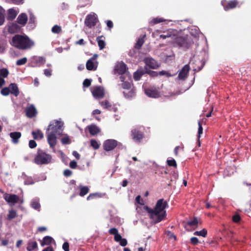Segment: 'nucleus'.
I'll list each match as a JSON object with an SVG mask.
<instances>
[{
  "label": "nucleus",
  "mask_w": 251,
  "mask_h": 251,
  "mask_svg": "<svg viewBox=\"0 0 251 251\" xmlns=\"http://www.w3.org/2000/svg\"><path fill=\"white\" fill-rule=\"evenodd\" d=\"M145 94L149 97L157 98L160 96L159 89L154 87H151L145 89Z\"/></svg>",
  "instance_id": "nucleus-7"
},
{
  "label": "nucleus",
  "mask_w": 251,
  "mask_h": 251,
  "mask_svg": "<svg viewBox=\"0 0 251 251\" xmlns=\"http://www.w3.org/2000/svg\"><path fill=\"white\" fill-rule=\"evenodd\" d=\"M147 72V68L145 67L144 69L137 70L133 74V78L136 80H139L141 77L146 74Z\"/></svg>",
  "instance_id": "nucleus-19"
},
{
  "label": "nucleus",
  "mask_w": 251,
  "mask_h": 251,
  "mask_svg": "<svg viewBox=\"0 0 251 251\" xmlns=\"http://www.w3.org/2000/svg\"><path fill=\"white\" fill-rule=\"evenodd\" d=\"M9 88H10V93L14 96L17 97L19 95V89L16 83H11L9 86Z\"/></svg>",
  "instance_id": "nucleus-20"
},
{
  "label": "nucleus",
  "mask_w": 251,
  "mask_h": 251,
  "mask_svg": "<svg viewBox=\"0 0 251 251\" xmlns=\"http://www.w3.org/2000/svg\"><path fill=\"white\" fill-rule=\"evenodd\" d=\"M167 164L170 167H174L175 168L177 167L176 162L174 159H168L167 160Z\"/></svg>",
  "instance_id": "nucleus-47"
},
{
  "label": "nucleus",
  "mask_w": 251,
  "mask_h": 251,
  "mask_svg": "<svg viewBox=\"0 0 251 251\" xmlns=\"http://www.w3.org/2000/svg\"><path fill=\"white\" fill-rule=\"evenodd\" d=\"M198 125H199V128H198V138L199 139L200 138L201 134L203 132V128L202 126V124L201 123V122H198ZM199 146H200V140H199Z\"/></svg>",
  "instance_id": "nucleus-48"
},
{
  "label": "nucleus",
  "mask_w": 251,
  "mask_h": 251,
  "mask_svg": "<svg viewBox=\"0 0 251 251\" xmlns=\"http://www.w3.org/2000/svg\"><path fill=\"white\" fill-rule=\"evenodd\" d=\"M52 241H54V240L51 237L46 236L43 238V240L41 244L42 246H44L45 245H49L51 243Z\"/></svg>",
  "instance_id": "nucleus-27"
},
{
  "label": "nucleus",
  "mask_w": 251,
  "mask_h": 251,
  "mask_svg": "<svg viewBox=\"0 0 251 251\" xmlns=\"http://www.w3.org/2000/svg\"><path fill=\"white\" fill-rule=\"evenodd\" d=\"M163 33H164L163 34L160 35V36H159L160 38H162V39H165L167 38L171 37V36L173 34L172 32L171 31H164Z\"/></svg>",
  "instance_id": "nucleus-46"
},
{
  "label": "nucleus",
  "mask_w": 251,
  "mask_h": 251,
  "mask_svg": "<svg viewBox=\"0 0 251 251\" xmlns=\"http://www.w3.org/2000/svg\"><path fill=\"white\" fill-rule=\"evenodd\" d=\"M97 21V18L95 15L88 14L85 19L84 24L86 26L92 28L96 25Z\"/></svg>",
  "instance_id": "nucleus-8"
},
{
  "label": "nucleus",
  "mask_w": 251,
  "mask_h": 251,
  "mask_svg": "<svg viewBox=\"0 0 251 251\" xmlns=\"http://www.w3.org/2000/svg\"><path fill=\"white\" fill-rule=\"evenodd\" d=\"M127 69L126 65L123 62L118 63L115 68V71L121 75L125 74Z\"/></svg>",
  "instance_id": "nucleus-15"
},
{
  "label": "nucleus",
  "mask_w": 251,
  "mask_h": 251,
  "mask_svg": "<svg viewBox=\"0 0 251 251\" xmlns=\"http://www.w3.org/2000/svg\"><path fill=\"white\" fill-rule=\"evenodd\" d=\"M22 134L20 132H13L10 133V137L12 139V142L14 144H17L19 142V139L21 138Z\"/></svg>",
  "instance_id": "nucleus-22"
},
{
  "label": "nucleus",
  "mask_w": 251,
  "mask_h": 251,
  "mask_svg": "<svg viewBox=\"0 0 251 251\" xmlns=\"http://www.w3.org/2000/svg\"><path fill=\"white\" fill-rule=\"evenodd\" d=\"M207 230L205 228H203L201 231H197L194 232V235L197 236H201L202 237H205L207 235Z\"/></svg>",
  "instance_id": "nucleus-41"
},
{
  "label": "nucleus",
  "mask_w": 251,
  "mask_h": 251,
  "mask_svg": "<svg viewBox=\"0 0 251 251\" xmlns=\"http://www.w3.org/2000/svg\"><path fill=\"white\" fill-rule=\"evenodd\" d=\"M4 21L5 19L3 10L0 7V25H1L3 24Z\"/></svg>",
  "instance_id": "nucleus-52"
},
{
  "label": "nucleus",
  "mask_w": 251,
  "mask_h": 251,
  "mask_svg": "<svg viewBox=\"0 0 251 251\" xmlns=\"http://www.w3.org/2000/svg\"><path fill=\"white\" fill-rule=\"evenodd\" d=\"M37 146V144L34 140H31L29 142V147L31 149L35 148Z\"/></svg>",
  "instance_id": "nucleus-58"
},
{
  "label": "nucleus",
  "mask_w": 251,
  "mask_h": 251,
  "mask_svg": "<svg viewBox=\"0 0 251 251\" xmlns=\"http://www.w3.org/2000/svg\"><path fill=\"white\" fill-rule=\"evenodd\" d=\"M70 167L72 169H75L77 167V163L76 161L73 160L71 161L70 163Z\"/></svg>",
  "instance_id": "nucleus-63"
},
{
  "label": "nucleus",
  "mask_w": 251,
  "mask_h": 251,
  "mask_svg": "<svg viewBox=\"0 0 251 251\" xmlns=\"http://www.w3.org/2000/svg\"><path fill=\"white\" fill-rule=\"evenodd\" d=\"M109 233L110 234L114 235L115 236L118 233V230L115 227L111 228L109 230Z\"/></svg>",
  "instance_id": "nucleus-56"
},
{
  "label": "nucleus",
  "mask_w": 251,
  "mask_h": 251,
  "mask_svg": "<svg viewBox=\"0 0 251 251\" xmlns=\"http://www.w3.org/2000/svg\"><path fill=\"white\" fill-rule=\"evenodd\" d=\"M91 80L89 79H85L83 82V85L85 87H88L91 85Z\"/></svg>",
  "instance_id": "nucleus-54"
},
{
  "label": "nucleus",
  "mask_w": 251,
  "mask_h": 251,
  "mask_svg": "<svg viewBox=\"0 0 251 251\" xmlns=\"http://www.w3.org/2000/svg\"><path fill=\"white\" fill-rule=\"evenodd\" d=\"M27 58L25 57L16 61V64L17 66H21L25 64L27 62Z\"/></svg>",
  "instance_id": "nucleus-44"
},
{
  "label": "nucleus",
  "mask_w": 251,
  "mask_h": 251,
  "mask_svg": "<svg viewBox=\"0 0 251 251\" xmlns=\"http://www.w3.org/2000/svg\"><path fill=\"white\" fill-rule=\"evenodd\" d=\"M86 67L88 70L92 71L96 70L97 66L95 65L94 61L89 59L86 62Z\"/></svg>",
  "instance_id": "nucleus-32"
},
{
  "label": "nucleus",
  "mask_w": 251,
  "mask_h": 251,
  "mask_svg": "<svg viewBox=\"0 0 251 251\" xmlns=\"http://www.w3.org/2000/svg\"><path fill=\"white\" fill-rule=\"evenodd\" d=\"M238 4V2L236 0H230L227 3L226 1H222V4L224 6L225 10L227 11L230 9L235 8Z\"/></svg>",
  "instance_id": "nucleus-13"
},
{
  "label": "nucleus",
  "mask_w": 251,
  "mask_h": 251,
  "mask_svg": "<svg viewBox=\"0 0 251 251\" xmlns=\"http://www.w3.org/2000/svg\"><path fill=\"white\" fill-rule=\"evenodd\" d=\"M47 140L50 148H53L56 144V137L54 133H47Z\"/></svg>",
  "instance_id": "nucleus-14"
},
{
  "label": "nucleus",
  "mask_w": 251,
  "mask_h": 251,
  "mask_svg": "<svg viewBox=\"0 0 251 251\" xmlns=\"http://www.w3.org/2000/svg\"><path fill=\"white\" fill-rule=\"evenodd\" d=\"M62 30L61 26L58 25H54L51 28V31L54 33H59Z\"/></svg>",
  "instance_id": "nucleus-49"
},
{
  "label": "nucleus",
  "mask_w": 251,
  "mask_h": 251,
  "mask_svg": "<svg viewBox=\"0 0 251 251\" xmlns=\"http://www.w3.org/2000/svg\"><path fill=\"white\" fill-rule=\"evenodd\" d=\"M27 21V16L25 13H23L19 15L17 19V23L24 26L26 25Z\"/></svg>",
  "instance_id": "nucleus-21"
},
{
  "label": "nucleus",
  "mask_w": 251,
  "mask_h": 251,
  "mask_svg": "<svg viewBox=\"0 0 251 251\" xmlns=\"http://www.w3.org/2000/svg\"><path fill=\"white\" fill-rule=\"evenodd\" d=\"M10 43L13 47L21 50L30 49L34 45V42L27 36L20 34L14 35Z\"/></svg>",
  "instance_id": "nucleus-2"
},
{
  "label": "nucleus",
  "mask_w": 251,
  "mask_h": 251,
  "mask_svg": "<svg viewBox=\"0 0 251 251\" xmlns=\"http://www.w3.org/2000/svg\"><path fill=\"white\" fill-rule=\"evenodd\" d=\"M37 111L35 106L31 104L25 109V114L28 118H32L35 117Z\"/></svg>",
  "instance_id": "nucleus-12"
},
{
  "label": "nucleus",
  "mask_w": 251,
  "mask_h": 251,
  "mask_svg": "<svg viewBox=\"0 0 251 251\" xmlns=\"http://www.w3.org/2000/svg\"><path fill=\"white\" fill-rule=\"evenodd\" d=\"M101 197V194L99 193H91L87 198V200L89 201L97 198Z\"/></svg>",
  "instance_id": "nucleus-40"
},
{
  "label": "nucleus",
  "mask_w": 251,
  "mask_h": 251,
  "mask_svg": "<svg viewBox=\"0 0 251 251\" xmlns=\"http://www.w3.org/2000/svg\"><path fill=\"white\" fill-rule=\"evenodd\" d=\"M198 224V221L197 218L195 217L192 220L188 222L187 224L190 226H197Z\"/></svg>",
  "instance_id": "nucleus-53"
},
{
  "label": "nucleus",
  "mask_w": 251,
  "mask_h": 251,
  "mask_svg": "<svg viewBox=\"0 0 251 251\" xmlns=\"http://www.w3.org/2000/svg\"><path fill=\"white\" fill-rule=\"evenodd\" d=\"M0 93L2 95L4 96H8L10 93V88L8 87H4L2 88L1 91Z\"/></svg>",
  "instance_id": "nucleus-50"
},
{
  "label": "nucleus",
  "mask_w": 251,
  "mask_h": 251,
  "mask_svg": "<svg viewBox=\"0 0 251 251\" xmlns=\"http://www.w3.org/2000/svg\"><path fill=\"white\" fill-rule=\"evenodd\" d=\"M191 243L194 245H197L199 243V240L198 238L196 237H193L191 238Z\"/></svg>",
  "instance_id": "nucleus-60"
},
{
  "label": "nucleus",
  "mask_w": 251,
  "mask_h": 251,
  "mask_svg": "<svg viewBox=\"0 0 251 251\" xmlns=\"http://www.w3.org/2000/svg\"><path fill=\"white\" fill-rule=\"evenodd\" d=\"M145 37V35H144L142 37H140L139 38H138L136 43L134 46V48L136 49L139 50L141 48L142 46H143L145 42L144 39Z\"/></svg>",
  "instance_id": "nucleus-33"
},
{
  "label": "nucleus",
  "mask_w": 251,
  "mask_h": 251,
  "mask_svg": "<svg viewBox=\"0 0 251 251\" xmlns=\"http://www.w3.org/2000/svg\"><path fill=\"white\" fill-rule=\"evenodd\" d=\"M144 61L146 65L150 68L156 69L159 67L156 60L151 58H146L145 59Z\"/></svg>",
  "instance_id": "nucleus-16"
},
{
  "label": "nucleus",
  "mask_w": 251,
  "mask_h": 251,
  "mask_svg": "<svg viewBox=\"0 0 251 251\" xmlns=\"http://www.w3.org/2000/svg\"><path fill=\"white\" fill-rule=\"evenodd\" d=\"M79 188L80 189L79 195L80 197H84L89 192V188L88 186L79 185Z\"/></svg>",
  "instance_id": "nucleus-29"
},
{
  "label": "nucleus",
  "mask_w": 251,
  "mask_h": 251,
  "mask_svg": "<svg viewBox=\"0 0 251 251\" xmlns=\"http://www.w3.org/2000/svg\"><path fill=\"white\" fill-rule=\"evenodd\" d=\"M120 143L114 139H107L104 141L103 143V150L106 151H109L114 150Z\"/></svg>",
  "instance_id": "nucleus-5"
},
{
  "label": "nucleus",
  "mask_w": 251,
  "mask_h": 251,
  "mask_svg": "<svg viewBox=\"0 0 251 251\" xmlns=\"http://www.w3.org/2000/svg\"><path fill=\"white\" fill-rule=\"evenodd\" d=\"M119 242L120 243V245L123 247H125L127 244V240L125 238H122L121 240L119 241Z\"/></svg>",
  "instance_id": "nucleus-61"
},
{
  "label": "nucleus",
  "mask_w": 251,
  "mask_h": 251,
  "mask_svg": "<svg viewBox=\"0 0 251 251\" xmlns=\"http://www.w3.org/2000/svg\"><path fill=\"white\" fill-rule=\"evenodd\" d=\"M190 70L188 64L185 65L178 73V78L180 80H184L187 77L188 74Z\"/></svg>",
  "instance_id": "nucleus-11"
},
{
  "label": "nucleus",
  "mask_w": 251,
  "mask_h": 251,
  "mask_svg": "<svg viewBox=\"0 0 251 251\" xmlns=\"http://www.w3.org/2000/svg\"><path fill=\"white\" fill-rule=\"evenodd\" d=\"M3 198L7 203L12 205L18 203L20 200V198L18 195L8 193L3 195Z\"/></svg>",
  "instance_id": "nucleus-6"
},
{
  "label": "nucleus",
  "mask_w": 251,
  "mask_h": 251,
  "mask_svg": "<svg viewBox=\"0 0 251 251\" xmlns=\"http://www.w3.org/2000/svg\"><path fill=\"white\" fill-rule=\"evenodd\" d=\"M59 122L58 121L55 122L54 123L51 124L49 126L48 130H51V131L50 133H54L55 134L57 133L58 130L59 129L60 127V126L58 125Z\"/></svg>",
  "instance_id": "nucleus-25"
},
{
  "label": "nucleus",
  "mask_w": 251,
  "mask_h": 251,
  "mask_svg": "<svg viewBox=\"0 0 251 251\" xmlns=\"http://www.w3.org/2000/svg\"><path fill=\"white\" fill-rule=\"evenodd\" d=\"M128 92L125 91L123 92L124 96L126 98H130L133 97L135 95V89L134 87L128 90Z\"/></svg>",
  "instance_id": "nucleus-28"
},
{
  "label": "nucleus",
  "mask_w": 251,
  "mask_h": 251,
  "mask_svg": "<svg viewBox=\"0 0 251 251\" xmlns=\"http://www.w3.org/2000/svg\"><path fill=\"white\" fill-rule=\"evenodd\" d=\"M121 85L123 89L126 90H128L132 88L131 83L127 81L124 82Z\"/></svg>",
  "instance_id": "nucleus-43"
},
{
  "label": "nucleus",
  "mask_w": 251,
  "mask_h": 251,
  "mask_svg": "<svg viewBox=\"0 0 251 251\" xmlns=\"http://www.w3.org/2000/svg\"><path fill=\"white\" fill-rule=\"evenodd\" d=\"M100 104L104 108L107 109L108 110H111V108L112 107L111 104L109 102V101L108 100L101 101L100 102Z\"/></svg>",
  "instance_id": "nucleus-36"
},
{
  "label": "nucleus",
  "mask_w": 251,
  "mask_h": 251,
  "mask_svg": "<svg viewBox=\"0 0 251 251\" xmlns=\"http://www.w3.org/2000/svg\"><path fill=\"white\" fill-rule=\"evenodd\" d=\"M8 74L9 72L7 69L3 68L0 69V76L2 77V78L7 77Z\"/></svg>",
  "instance_id": "nucleus-45"
},
{
  "label": "nucleus",
  "mask_w": 251,
  "mask_h": 251,
  "mask_svg": "<svg viewBox=\"0 0 251 251\" xmlns=\"http://www.w3.org/2000/svg\"><path fill=\"white\" fill-rule=\"evenodd\" d=\"M205 63V61L202 60H195L193 63V64L194 65V71L197 72L201 71L204 66Z\"/></svg>",
  "instance_id": "nucleus-17"
},
{
  "label": "nucleus",
  "mask_w": 251,
  "mask_h": 251,
  "mask_svg": "<svg viewBox=\"0 0 251 251\" xmlns=\"http://www.w3.org/2000/svg\"><path fill=\"white\" fill-rule=\"evenodd\" d=\"M32 134L33 138L35 140L38 139H42L44 137L43 133L39 129L36 131H33Z\"/></svg>",
  "instance_id": "nucleus-31"
},
{
  "label": "nucleus",
  "mask_w": 251,
  "mask_h": 251,
  "mask_svg": "<svg viewBox=\"0 0 251 251\" xmlns=\"http://www.w3.org/2000/svg\"><path fill=\"white\" fill-rule=\"evenodd\" d=\"M102 38H104L103 36H98L97 38L98 46L100 50L103 49L105 46V43L104 40L102 39Z\"/></svg>",
  "instance_id": "nucleus-30"
},
{
  "label": "nucleus",
  "mask_w": 251,
  "mask_h": 251,
  "mask_svg": "<svg viewBox=\"0 0 251 251\" xmlns=\"http://www.w3.org/2000/svg\"><path fill=\"white\" fill-rule=\"evenodd\" d=\"M89 133L92 135H95L100 132V128L95 125H91L87 126Z\"/></svg>",
  "instance_id": "nucleus-23"
},
{
  "label": "nucleus",
  "mask_w": 251,
  "mask_h": 251,
  "mask_svg": "<svg viewBox=\"0 0 251 251\" xmlns=\"http://www.w3.org/2000/svg\"><path fill=\"white\" fill-rule=\"evenodd\" d=\"M17 216V212L15 210L11 209L9 211L8 214L7 215V219L9 221H11Z\"/></svg>",
  "instance_id": "nucleus-37"
},
{
  "label": "nucleus",
  "mask_w": 251,
  "mask_h": 251,
  "mask_svg": "<svg viewBox=\"0 0 251 251\" xmlns=\"http://www.w3.org/2000/svg\"><path fill=\"white\" fill-rule=\"evenodd\" d=\"M168 206V203L163 199L157 201L155 207L151 209L148 206L145 207V209L150 214V218L155 224L164 220L166 216L165 208Z\"/></svg>",
  "instance_id": "nucleus-1"
},
{
  "label": "nucleus",
  "mask_w": 251,
  "mask_h": 251,
  "mask_svg": "<svg viewBox=\"0 0 251 251\" xmlns=\"http://www.w3.org/2000/svg\"><path fill=\"white\" fill-rule=\"evenodd\" d=\"M241 220L240 216L239 214H235L232 217V221L234 223H238Z\"/></svg>",
  "instance_id": "nucleus-55"
},
{
  "label": "nucleus",
  "mask_w": 251,
  "mask_h": 251,
  "mask_svg": "<svg viewBox=\"0 0 251 251\" xmlns=\"http://www.w3.org/2000/svg\"><path fill=\"white\" fill-rule=\"evenodd\" d=\"M93 97L96 99H101L104 96V90L101 86H96L92 91Z\"/></svg>",
  "instance_id": "nucleus-10"
},
{
  "label": "nucleus",
  "mask_w": 251,
  "mask_h": 251,
  "mask_svg": "<svg viewBox=\"0 0 251 251\" xmlns=\"http://www.w3.org/2000/svg\"><path fill=\"white\" fill-rule=\"evenodd\" d=\"M31 206L34 209L39 210L41 207L39 201L38 199H33L30 203Z\"/></svg>",
  "instance_id": "nucleus-34"
},
{
  "label": "nucleus",
  "mask_w": 251,
  "mask_h": 251,
  "mask_svg": "<svg viewBox=\"0 0 251 251\" xmlns=\"http://www.w3.org/2000/svg\"><path fill=\"white\" fill-rule=\"evenodd\" d=\"M62 249L64 251H70L69 243L68 242H64L62 245Z\"/></svg>",
  "instance_id": "nucleus-57"
},
{
  "label": "nucleus",
  "mask_w": 251,
  "mask_h": 251,
  "mask_svg": "<svg viewBox=\"0 0 251 251\" xmlns=\"http://www.w3.org/2000/svg\"><path fill=\"white\" fill-rule=\"evenodd\" d=\"M21 30V26L16 23H12L8 26V31L9 33L14 34L19 32Z\"/></svg>",
  "instance_id": "nucleus-18"
},
{
  "label": "nucleus",
  "mask_w": 251,
  "mask_h": 251,
  "mask_svg": "<svg viewBox=\"0 0 251 251\" xmlns=\"http://www.w3.org/2000/svg\"><path fill=\"white\" fill-rule=\"evenodd\" d=\"M37 248V243L36 241H30L28 243L27 247L28 251H32Z\"/></svg>",
  "instance_id": "nucleus-38"
},
{
  "label": "nucleus",
  "mask_w": 251,
  "mask_h": 251,
  "mask_svg": "<svg viewBox=\"0 0 251 251\" xmlns=\"http://www.w3.org/2000/svg\"><path fill=\"white\" fill-rule=\"evenodd\" d=\"M44 73L47 76H50L51 75V70L50 69H45Z\"/></svg>",
  "instance_id": "nucleus-64"
},
{
  "label": "nucleus",
  "mask_w": 251,
  "mask_h": 251,
  "mask_svg": "<svg viewBox=\"0 0 251 251\" xmlns=\"http://www.w3.org/2000/svg\"><path fill=\"white\" fill-rule=\"evenodd\" d=\"M90 144L91 146L94 150H98L99 149L100 145L99 143L95 139H91L90 140Z\"/></svg>",
  "instance_id": "nucleus-42"
},
{
  "label": "nucleus",
  "mask_w": 251,
  "mask_h": 251,
  "mask_svg": "<svg viewBox=\"0 0 251 251\" xmlns=\"http://www.w3.org/2000/svg\"><path fill=\"white\" fill-rule=\"evenodd\" d=\"M61 142L63 144H69L70 143V139L68 137H65L62 138Z\"/></svg>",
  "instance_id": "nucleus-59"
},
{
  "label": "nucleus",
  "mask_w": 251,
  "mask_h": 251,
  "mask_svg": "<svg viewBox=\"0 0 251 251\" xmlns=\"http://www.w3.org/2000/svg\"><path fill=\"white\" fill-rule=\"evenodd\" d=\"M146 74H149L151 77H156L158 75V72L149 70L147 68V72H146Z\"/></svg>",
  "instance_id": "nucleus-51"
},
{
  "label": "nucleus",
  "mask_w": 251,
  "mask_h": 251,
  "mask_svg": "<svg viewBox=\"0 0 251 251\" xmlns=\"http://www.w3.org/2000/svg\"><path fill=\"white\" fill-rule=\"evenodd\" d=\"M34 63L38 66H41L45 63L46 59L43 56H34L33 58Z\"/></svg>",
  "instance_id": "nucleus-26"
},
{
  "label": "nucleus",
  "mask_w": 251,
  "mask_h": 251,
  "mask_svg": "<svg viewBox=\"0 0 251 251\" xmlns=\"http://www.w3.org/2000/svg\"><path fill=\"white\" fill-rule=\"evenodd\" d=\"M130 136L132 139L137 143H141L144 137L143 131L138 127L131 130Z\"/></svg>",
  "instance_id": "nucleus-4"
},
{
  "label": "nucleus",
  "mask_w": 251,
  "mask_h": 251,
  "mask_svg": "<svg viewBox=\"0 0 251 251\" xmlns=\"http://www.w3.org/2000/svg\"><path fill=\"white\" fill-rule=\"evenodd\" d=\"M51 156L45 152L38 150L34 158V162L38 165L47 164L51 162Z\"/></svg>",
  "instance_id": "nucleus-3"
},
{
  "label": "nucleus",
  "mask_w": 251,
  "mask_h": 251,
  "mask_svg": "<svg viewBox=\"0 0 251 251\" xmlns=\"http://www.w3.org/2000/svg\"><path fill=\"white\" fill-rule=\"evenodd\" d=\"M176 43L179 46L187 49L191 46V44L187 38L183 37H178L176 39Z\"/></svg>",
  "instance_id": "nucleus-9"
},
{
  "label": "nucleus",
  "mask_w": 251,
  "mask_h": 251,
  "mask_svg": "<svg viewBox=\"0 0 251 251\" xmlns=\"http://www.w3.org/2000/svg\"><path fill=\"white\" fill-rule=\"evenodd\" d=\"M7 45L6 41L4 40L0 39V53L4 52Z\"/></svg>",
  "instance_id": "nucleus-39"
},
{
  "label": "nucleus",
  "mask_w": 251,
  "mask_h": 251,
  "mask_svg": "<svg viewBox=\"0 0 251 251\" xmlns=\"http://www.w3.org/2000/svg\"><path fill=\"white\" fill-rule=\"evenodd\" d=\"M166 20L163 18L156 17L152 19L149 23L150 25H154L159 24L160 23L164 22Z\"/></svg>",
  "instance_id": "nucleus-35"
},
{
  "label": "nucleus",
  "mask_w": 251,
  "mask_h": 251,
  "mask_svg": "<svg viewBox=\"0 0 251 251\" xmlns=\"http://www.w3.org/2000/svg\"><path fill=\"white\" fill-rule=\"evenodd\" d=\"M63 174L65 176L68 177L72 175V172L69 169H66L64 170Z\"/></svg>",
  "instance_id": "nucleus-62"
},
{
  "label": "nucleus",
  "mask_w": 251,
  "mask_h": 251,
  "mask_svg": "<svg viewBox=\"0 0 251 251\" xmlns=\"http://www.w3.org/2000/svg\"><path fill=\"white\" fill-rule=\"evenodd\" d=\"M17 14V12L14 8H10L8 10L7 19L12 21L16 17Z\"/></svg>",
  "instance_id": "nucleus-24"
}]
</instances>
